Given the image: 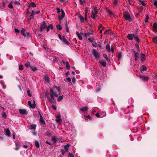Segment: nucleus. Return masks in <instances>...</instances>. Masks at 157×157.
Segmentation results:
<instances>
[{
    "label": "nucleus",
    "mask_w": 157,
    "mask_h": 157,
    "mask_svg": "<svg viewBox=\"0 0 157 157\" xmlns=\"http://www.w3.org/2000/svg\"><path fill=\"white\" fill-rule=\"evenodd\" d=\"M105 48L108 52H110V49L109 44H107L106 45Z\"/></svg>",
    "instance_id": "obj_25"
},
{
    "label": "nucleus",
    "mask_w": 157,
    "mask_h": 157,
    "mask_svg": "<svg viewBox=\"0 0 157 157\" xmlns=\"http://www.w3.org/2000/svg\"><path fill=\"white\" fill-rule=\"evenodd\" d=\"M28 104L29 105L32 109H34L36 107V104L34 100L33 101V104H32L31 102L30 101H28Z\"/></svg>",
    "instance_id": "obj_5"
},
{
    "label": "nucleus",
    "mask_w": 157,
    "mask_h": 157,
    "mask_svg": "<svg viewBox=\"0 0 157 157\" xmlns=\"http://www.w3.org/2000/svg\"><path fill=\"white\" fill-rule=\"evenodd\" d=\"M35 145L37 148H39L40 147L39 143L37 141H35Z\"/></svg>",
    "instance_id": "obj_27"
},
{
    "label": "nucleus",
    "mask_w": 157,
    "mask_h": 157,
    "mask_svg": "<svg viewBox=\"0 0 157 157\" xmlns=\"http://www.w3.org/2000/svg\"><path fill=\"white\" fill-rule=\"evenodd\" d=\"M68 155V157H74V156L72 153L69 152Z\"/></svg>",
    "instance_id": "obj_58"
},
{
    "label": "nucleus",
    "mask_w": 157,
    "mask_h": 157,
    "mask_svg": "<svg viewBox=\"0 0 157 157\" xmlns=\"http://www.w3.org/2000/svg\"><path fill=\"white\" fill-rule=\"evenodd\" d=\"M135 34H129L127 36V38L130 40H132L134 37Z\"/></svg>",
    "instance_id": "obj_10"
},
{
    "label": "nucleus",
    "mask_w": 157,
    "mask_h": 157,
    "mask_svg": "<svg viewBox=\"0 0 157 157\" xmlns=\"http://www.w3.org/2000/svg\"><path fill=\"white\" fill-rule=\"evenodd\" d=\"M38 112L39 113L40 116V122L41 124H44V125L45 124V122L42 116L40 114V113L39 111Z\"/></svg>",
    "instance_id": "obj_8"
},
{
    "label": "nucleus",
    "mask_w": 157,
    "mask_h": 157,
    "mask_svg": "<svg viewBox=\"0 0 157 157\" xmlns=\"http://www.w3.org/2000/svg\"><path fill=\"white\" fill-rule=\"evenodd\" d=\"M76 34L78 36V38L80 40H82V36L79 34V33L78 32H76Z\"/></svg>",
    "instance_id": "obj_26"
},
{
    "label": "nucleus",
    "mask_w": 157,
    "mask_h": 157,
    "mask_svg": "<svg viewBox=\"0 0 157 157\" xmlns=\"http://www.w3.org/2000/svg\"><path fill=\"white\" fill-rule=\"evenodd\" d=\"M84 34L85 36L86 37L87 36H89L90 34H93V33H85Z\"/></svg>",
    "instance_id": "obj_42"
},
{
    "label": "nucleus",
    "mask_w": 157,
    "mask_h": 157,
    "mask_svg": "<svg viewBox=\"0 0 157 157\" xmlns=\"http://www.w3.org/2000/svg\"><path fill=\"white\" fill-rule=\"evenodd\" d=\"M50 96L51 97V99H52L53 100L55 101V99L54 97V95H53V94H49Z\"/></svg>",
    "instance_id": "obj_50"
},
{
    "label": "nucleus",
    "mask_w": 157,
    "mask_h": 157,
    "mask_svg": "<svg viewBox=\"0 0 157 157\" xmlns=\"http://www.w3.org/2000/svg\"><path fill=\"white\" fill-rule=\"evenodd\" d=\"M93 55L96 60H98L100 58V53L96 51L95 49H93L92 51Z\"/></svg>",
    "instance_id": "obj_1"
},
{
    "label": "nucleus",
    "mask_w": 157,
    "mask_h": 157,
    "mask_svg": "<svg viewBox=\"0 0 157 157\" xmlns=\"http://www.w3.org/2000/svg\"><path fill=\"white\" fill-rule=\"evenodd\" d=\"M18 111L20 114H22L26 115L28 113L26 110L25 109H19Z\"/></svg>",
    "instance_id": "obj_7"
},
{
    "label": "nucleus",
    "mask_w": 157,
    "mask_h": 157,
    "mask_svg": "<svg viewBox=\"0 0 157 157\" xmlns=\"http://www.w3.org/2000/svg\"><path fill=\"white\" fill-rule=\"evenodd\" d=\"M14 3L15 4H17L18 5H21L20 3L19 2L17 1H15L14 2Z\"/></svg>",
    "instance_id": "obj_63"
},
{
    "label": "nucleus",
    "mask_w": 157,
    "mask_h": 157,
    "mask_svg": "<svg viewBox=\"0 0 157 157\" xmlns=\"http://www.w3.org/2000/svg\"><path fill=\"white\" fill-rule=\"evenodd\" d=\"M140 69L141 71H146L147 70V68L146 66L143 65L140 67Z\"/></svg>",
    "instance_id": "obj_17"
},
{
    "label": "nucleus",
    "mask_w": 157,
    "mask_h": 157,
    "mask_svg": "<svg viewBox=\"0 0 157 157\" xmlns=\"http://www.w3.org/2000/svg\"><path fill=\"white\" fill-rule=\"evenodd\" d=\"M32 12L33 13H34V15L36 14H38L40 12V11H34V10H33L32 11Z\"/></svg>",
    "instance_id": "obj_51"
},
{
    "label": "nucleus",
    "mask_w": 157,
    "mask_h": 157,
    "mask_svg": "<svg viewBox=\"0 0 157 157\" xmlns=\"http://www.w3.org/2000/svg\"><path fill=\"white\" fill-rule=\"evenodd\" d=\"M44 79L47 82H49L50 81L49 78L47 75H45L44 76Z\"/></svg>",
    "instance_id": "obj_16"
},
{
    "label": "nucleus",
    "mask_w": 157,
    "mask_h": 157,
    "mask_svg": "<svg viewBox=\"0 0 157 157\" xmlns=\"http://www.w3.org/2000/svg\"><path fill=\"white\" fill-rule=\"evenodd\" d=\"M8 7L10 9H13V6L12 5V2H11L9 4Z\"/></svg>",
    "instance_id": "obj_47"
},
{
    "label": "nucleus",
    "mask_w": 157,
    "mask_h": 157,
    "mask_svg": "<svg viewBox=\"0 0 157 157\" xmlns=\"http://www.w3.org/2000/svg\"><path fill=\"white\" fill-rule=\"evenodd\" d=\"M103 56L107 62L109 63L110 62V60L108 58L106 54H104L103 55Z\"/></svg>",
    "instance_id": "obj_13"
},
{
    "label": "nucleus",
    "mask_w": 157,
    "mask_h": 157,
    "mask_svg": "<svg viewBox=\"0 0 157 157\" xmlns=\"http://www.w3.org/2000/svg\"><path fill=\"white\" fill-rule=\"evenodd\" d=\"M2 116L3 117L6 118V117L7 116L6 113L4 112L2 113Z\"/></svg>",
    "instance_id": "obj_56"
},
{
    "label": "nucleus",
    "mask_w": 157,
    "mask_h": 157,
    "mask_svg": "<svg viewBox=\"0 0 157 157\" xmlns=\"http://www.w3.org/2000/svg\"><path fill=\"white\" fill-rule=\"evenodd\" d=\"M134 56L135 60L136 61L139 58V53L137 52V53H136V54H134Z\"/></svg>",
    "instance_id": "obj_23"
},
{
    "label": "nucleus",
    "mask_w": 157,
    "mask_h": 157,
    "mask_svg": "<svg viewBox=\"0 0 157 157\" xmlns=\"http://www.w3.org/2000/svg\"><path fill=\"white\" fill-rule=\"evenodd\" d=\"M25 29L22 28L21 30V34L24 36H26V35L25 33Z\"/></svg>",
    "instance_id": "obj_20"
},
{
    "label": "nucleus",
    "mask_w": 157,
    "mask_h": 157,
    "mask_svg": "<svg viewBox=\"0 0 157 157\" xmlns=\"http://www.w3.org/2000/svg\"><path fill=\"white\" fill-rule=\"evenodd\" d=\"M54 89L53 88L51 89L50 90L51 93H50V94H53L54 93H55V91L54 90V89Z\"/></svg>",
    "instance_id": "obj_49"
},
{
    "label": "nucleus",
    "mask_w": 157,
    "mask_h": 157,
    "mask_svg": "<svg viewBox=\"0 0 157 157\" xmlns=\"http://www.w3.org/2000/svg\"><path fill=\"white\" fill-rule=\"evenodd\" d=\"M47 99L48 100L49 102L51 103H54V101L52 99H51V98L49 97H48Z\"/></svg>",
    "instance_id": "obj_33"
},
{
    "label": "nucleus",
    "mask_w": 157,
    "mask_h": 157,
    "mask_svg": "<svg viewBox=\"0 0 157 157\" xmlns=\"http://www.w3.org/2000/svg\"><path fill=\"white\" fill-rule=\"evenodd\" d=\"M49 94V92L48 91H46L45 93V96L47 97V98H48V97H49L48 95Z\"/></svg>",
    "instance_id": "obj_61"
},
{
    "label": "nucleus",
    "mask_w": 157,
    "mask_h": 157,
    "mask_svg": "<svg viewBox=\"0 0 157 157\" xmlns=\"http://www.w3.org/2000/svg\"><path fill=\"white\" fill-rule=\"evenodd\" d=\"M5 132L6 135H7L8 137H10V136L11 133L9 128H7Z\"/></svg>",
    "instance_id": "obj_15"
},
{
    "label": "nucleus",
    "mask_w": 157,
    "mask_h": 157,
    "mask_svg": "<svg viewBox=\"0 0 157 157\" xmlns=\"http://www.w3.org/2000/svg\"><path fill=\"white\" fill-rule=\"evenodd\" d=\"M30 68L33 71H35L37 70V68L35 67L31 66Z\"/></svg>",
    "instance_id": "obj_31"
},
{
    "label": "nucleus",
    "mask_w": 157,
    "mask_h": 157,
    "mask_svg": "<svg viewBox=\"0 0 157 157\" xmlns=\"http://www.w3.org/2000/svg\"><path fill=\"white\" fill-rule=\"evenodd\" d=\"M52 140L54 143L56 142V138L55 136H53L52 138Z\"/></svg>",
    "instance_id": "obj_40"
},
{
    "label": "nucleus",
    "mask_w": 157,
    "mask_h": 157,
    "mask_svg": "<svg viewBox=\"0 0 157 157\" xmlns=\"http://www.w3.org/2000/svg\"><path fill=\"white\" fill-rule=\"evenodd\" d=\"M134 38L135 39V41L137 42L136 43H139L140 42V40L139 38L137 36H135V35Z\"/></svg>",
    "instance_id": "obj_34"
},
{
    "label": "nucleus",
    "mask_w": 157,
    "mask_h": 157,
    "mask_svg": "<svg viewBox=\"0 0 157 157\" xmlns=\"http://www.w3.org/2000/svg\"><path fill=\"white\" fill-rule=\"evenodd\" d=\"M8 2V1L7 0H5L4 1H3L2 2V6L3 7H4L5 6V5H6V4L7 3V2Z\"/></svg>",
    "instance_id": "obj_35"
},
{
    "label": "nucleus",
    "mask_w": 157,
    "mask_h": 157,
    "mask_svg": "<svg viewBox=\"0 0 157 157\" xmlns=\"http://www.w3.org/2000/svg\"><path fill=\"white\" fill-rule=\"evenodd\" d=\"M29 4H30V6H31V7H35L36 6V4L33 2H32Z\"/></svg>",
    "instance_id": "obj_28"
},
{
    "label": "nucleus",
    "mask_w": 157,
    "mask_h": 157,
    "mask_svg": "<svg viewBox=\"0 0 157 157\" xmlns=\"http://www.w3.org/2000/svg\"><path fill=\"white\" fill-rule=\"evenodd\" d=\"M27 94L30 97L32 96V94L30 93V91L29 89H27Z\"/></svg>",
    "instance_id": "obj_43"
},
{
    "label": "nucleus",
    "mask_w": 157,
    "mask_h": 157,
    "mask_svg": "<svg viewBox=\"0 0 157 157\" xmlns=\"http://www.w3.org/2000/svg\"><path fill=\"white\" fill-rule=\"evenodd\" d=\"M78 16L80 19V21L82 22H84V18L80 14L78 15Z\"/></svg>",
    "instance_id": "obj_22"
},
{
    "label": "nucleus",
    "mask_w": 157,
    "mask_h": 157,
    "mask_svg": "<svg viewBox=\"0 0 157 157\" xmlns=\"http://www.w3.org/2000/svg\"><path fill=\"white\" fill-rule=\"evenodd\" d=\"M63 95H62V96H59L58 97V98L57 99V101H60L62 100H63Z\"/></svg>",
    "instance_id": "obj_36"
},
{
    "label": "nucleus",
    "mask_w": 157,
    "mask_h": 157,
    "mask_svg": "<svg viewBox=\"0 0 157 157\" xmlns=\"http://www.w3.org/2000/svg\"><path fill=\"white\" fill-rule=\"evenodd\" d=\"M56 28L57 29L59 30H61L62 29V27L59 25H56Z\"/></svg>",
    "instance_id": "obj_39"
},
{
    "label": "nucleus",
    "mask_w": 157,
    "mask_h": 157,
    "mask_svg": "<svg viewBox=\"0 0 157 157\" xmlns=\"http://www.w3.org/2000/svg\"><path fill=\"white\" fill-rule=\"evenodd\" d=\"M139 43H136V44H135V47L137 48L138 51H140V50L139 46Z\"/></svg>",
    "instance_id": "obj_41"
},
{
    "label": "nucleus",
    "mask_w": 157,
    "mask_h": 157,
    "mask_svg": "<svg viewBox=\"0 0 157 157\" xmlns=\"http://www.w3.org/2000/svg\"><path fill=\"white\" fill-rule=\"evenodd\" d=\"M47 27L49 29H53V26L52 25V24H50L49 25H48Z\"/></svg>",
    "instance_id": "obj_52"
},
{
    "label": "nucleus",
    "mask_w": 157,
    "mask_h": 157,
    "mask_svg": "<svg viewBox=\"0 0 157 157\" xmlns=\"http://www.w3.org/2000/svg\"><path fill=\"white\" fill-rule=\"evenodd\" d=\"M45 135L46 136L49 137L52 136V133L50 130H48L45 132Z\"/></svg>",
    "instance_id": "obj_18"
},
{
    "label": "nucleus",
    "mask_w": 157,
    "mask_h": 157,
    "mask_svg": "<svg viewBox=\"0 0 157 157\" xmlns=\"http://www.w3.org/2000/svg\"><path fill=\"white\" fill-rule=\"evenodd\" d=\"M117 57L118 60H120L121 57V53H120L118 54Z\"/></svg>",
    "instance_id": "obj_53"
},
{
    "label": "nucleus",
    "mask_w": 157,
    "mask_h": 157,
    "mask_svg": "<svg viewBox=\"0 0 157 157\" xmlns=\"http://www.w3.org/2000/svg\"><path fill=\"white\" fill-rule=\"evenodd\" d=\"M94 43L92 44V45L94 47H98V44H97L95 41L94 42Z\"/></svg>",
    "instance_id": "obj_44"
},
{
    "label": "nucleus",
    "mask_w": 157,
    "mask_h": 157,
    "mask_svg": "<svg viewBox=\"0 0 157 157\" xmlns=\"http://www.w3.org/2000/svg\"><path fill=\"white\" fill-rule=\"evenodd\" d=\"M63 41V43L66 44L67 45H69V43L68 41H67L66 38H65L64 36H63L62 37V40Z\"/></svg>",
    "instance_id": "obj_12"
},
{
    "label": "nucleus",
    "mask_w": 157,
    "mask_h": 157,
    "mask_svg": "<svg viewBox=\"0 0 157 157\" xmlns=\"http://www.w3.org/2000/svg\"><path fill=\"white\" fill-rule=\"evenodd\" d=\"M36 127V124H32L30 126L29 129H33V130H35Z\"/></svg>",
    "instance_id": "obj_19"
},
{
    "label": "nucleus",
    "mask_w": 157,
    "mask_h": 157,
    "mask_svg": "<svg viewBox=\"0 0 157 157\" xmlns=\"http://www.w3.org/2000/svg\"><path fill=\"white\" fill-rule=\"evenodd\" d=\"M140 58H141V60L142 62H144L146 60V57L145 54L141 53L140 55Z\"/></svg>",
    "instance_id": "obj_6"
},
{
    "label": "nucleus",
    "mask_w": 157,
    "mask_h": 157,
    "mask_svg": "<svg viewBox=\"0 0 157 157\" xmlns=\"http://www.w3.org/2000/svg\"><path fill=\"white\" fill-rule=\"evenodd\" d=\"M25 67H31V65H30V63L29 62H28L27 63H26L25 64Z\"/></svg>",
    "instance_id": "obj_32"
},
{
    "label": "nucleus",
    "mask_w": 157,
    "mask_h": 157,
    "mask_svg": "<svg viewBox=\"0 0 157 157\" xmlns=\"http://www.w3.org/2000/svg\"><path fill=\"white\" fill-rule=\"evenodd\" d=\"M47 24L46 23V22L45 21H43L42 23L41 24V25L40 26V31L41 32L43 31V29H46L47 28Z\"/></svg>",
    "instance_id": "obj_4"
},
{
    "label": "nucleus",
    "mask_w": 157,
    "mask_h": 157,
    "mask_svg": "<svg viewBox=\"0 0 157 157\" xmlns=\"http://www.w3.org/2000/svg\"><path fill=\"white\" fill-rule=\"evenodd\" d=\"M104 34H109L110 35L112 34H113V32L110 29H108V30H106L104 33Z\"/></svg>",
    "instance_id": "obj_11"
},
{
    "label": "nucleus",
    "mask_w": 157,
    "mask_h": 157,
    "mask_svg": "<svg viewBox=\"0 0 157 157\" xmlns=\"http://www.w3.org/2000/svg\"><path fill=\"white\" fill-rule=\"evenodd\" d=\"M64 148L66 152H68L69 149L68 147H66L65 146H64Z\"/></svg>",
    "instance_id": "obj_60"
},
{
    "label": "nucleus",
    "mask_w": 157,
    "mask_h": 157,
    "mask_svg": "<svg viewBox=\"0 0 157 157\" xmlns=\"http://www.w3.org/2000/svg\"><path fill=\"white\" fill-rule=\"evenodd\" d=\"M66 67L67 69L69 70L70 68V66L69 63L68 62H65Z\"/></svg>",
    "instance_id": "obj_29"
},
{
    "label": "nucleus",
    "mask_w": 157,
    "mask_h": 157,
    "mask_svg": "<svg viewBox=\"0 0 157 157\" xmlns=\"http://www.w3.org/2000/svg\"><path fill=\"white\" fill-rule=\"evenodd\" d=\"M107 12L110 15H112L113 14V13L109 9L107 10Z\"/></svg>",
    "instance_id": "obj_46"
},
{
    "label": "nucleus",
    "mask_w": 157,
    "mask_h": 157,
    "mask_svg": "<svg viewBox=\"0 0 157 157\" xmlns=\"http://www.w3.org/2000/svg\"><path fill=\"white\" fill-rule=\"evenodd\" d=\"M19 70H23V65H22V64H20L19 66Z\"/></svg>",
    "instance_id": "obj_48"
},
{
    "label": "nucleus",
    "mask_w": 157,
    "mask_h": 157,
    "mask_svg": "<svg viewBox=\"0 0 157 157\" xmlns=\"http://www.w3.org/2000/svg\"><path fill=\"white\" fill-rule=\"evenodd\" d=\"M61 11L62 13L61 16L60 15L59 16V21H61V18H63L65 15L64 12L62 9H61Z\"/></svg>",
    "instance_id": "obj_9"
},
{
    "label": "nucleus",
    "mask_w": 157,
    "mask_h": 157,
    "mask_svg": "<svg viewBox=\"0 0 157 157\" xmlns=\"http://www.w3.org/2000/svg\"><path fill=\"white\" fill-rule=\"evenodd\" d=\"M67 80L68 81V82L70 83H71V78L69 77H67Z\"/></svg>",
    "instance_id": "obj_59"
},
{
    "label": "nucleus",
    "mask_w": 157,
    "mask_h": 157,
    "mask_svg": "<svg viewBox=\"0 0 157 157\" xmlns=\"http://www.w3.org/2000/svg\"><path fill=\"white\" fill-rule=\"evenodd\" d=\"M76 82V78L75 77H73L72 78V82L73 84H75Z\"/></svg>",
    "instance_id": "obj_54"
},
{
    "label": "nucleus",
    "mask_w": 157,
    "mask_h": 157,
    "mask_svg": "<svg viewBox=\"0 0 157 157\" xmlns=\"http://www.w3.org/2000/svg\"><path fill=\"white\" fill-rule=\"evenodd\" d=\"M53 88L55 89H56L60 93V89L59 87L54 86H53Z\"/></svg>",
    "instance_id": "obj_37"
},
{
    "label": "nucleus",
    "mask_w": 157,
    "mask_h": 157,
    "mask_svg": "<svg viewBox=\"0 0 157 157\" xmlns=\"http://www.w3.org/2000/svg\"><path fill=\"white\" fill-rule=\"evenodd\" d=\"M101 64V65L103 67H105L106 65V63L105 62H102L101 61H100L99 62Z\"/></svg>",
    "instance_id": "obj_24"
},
{
    "label": "nucleus",
    "mask_w": 157,
    "mask_h": 157,
    "mask_svg": "<svg viewBox=\"0 0 157 157\" xmlns=\"http://www.w3.org/2000/svg\"><path fill=\"white\" fill-rule=\"evenodd\" d=\"M152 41L155 44H157V36L152 38Z\"/></svg>",
    "instance_id": "obj_30"
},
{
    "label": "nucleus",
    "mask_w": 157,
    "mask_h": 157,
    "mask_svg": "<svg viewBox=\"0 0 157 157\" xmlns=\"http://www.w3.org/2000/svg\"><path fill=\"white\" fill-rule=\"evenodd\" d=\"M91 17L93 19H95V18L96 16L95 15V14L93 13V11H92L91 12Z\"/></svg>",
    "instance_id": "obj_38"
},
{
    "label": "nucleus",
    "mask_w": 157,
    "mask_h": 157,
    "mask_svg": "<svg viewBox=\"0 0 157 157\" xmlns=\"http://www.w3.org/2000/svg\"><path fill=\"white\" fill-rule=\"evenodd\" d=\"M123 15L125 20L130 21L132 20L130 14L128 11L124 12Z\"/></svg>",
    "instance_id": "obj_2"
},
{
    "label": "nucleus",
    "mask_w": 157,
    "mask_h": 157,
    "mask_svg": "<svg viewBox=\"0 0 157 157\" xmlns=\"http://www.w3.org/2000/svg\"><path fill=\"white\" fill-rule=\"evenodd\" d=\"M114 47L113 46H111V48L110 49V51L111 50V52H112V53H113L114 52Z\"/></svg>",
    "instance_id": "obj_62"
},
{
    "label": "nucleus",
    "mask_w": 157,
    "mask_h": 157,
    "mask_svg": "<svg viewBox=\"0 0 157 157\" xmlns=\"http://www.w3.org/2000/svg\"><path fill=\"white\" fill-rule=\"evenodd\" d=\"M153 31L155 32L157 30V23L156 22H155L153 26Z\"/></svg>",
    "instance_id": "obj_14"
},
{
    "label": "nucleus",
    "mask_w": 157,
    "mask_h": 157,
    "mask_svg": "<svg viewBox=\"0 0 157 157\" xmlns=\"http://www.w3.org/2000/svg\"><path fill=\"white\" fill-rule=\"evenodd\" d=\"M149 19V17L148 15H147L146 16V18L144 20V21L145 22H148V20Z\"/></svg>",
    "instance_id": "obj_55"
},
{
    "label": "nucleus",
    "mask_w": 157,
    "mask_h": 157,
    "mask_svg": "<svg viewBox=\"0 0 157 157\" xmlns=\"http://www.w3.org/2000/svg\"><path fill=\"white\" fill-rule=\"evenodd\" d=\"M88 109V108L87 107L85 106L83 108H80V110L81 111L83 112L87 110Z\"/></svg>",
    "instance_id": "obj_21"
},
{
    "label": "nucleus",
    "mask_w": 157,
    "mask_h": 157,
    "mask_svg": "<svg viewBox=\"0 0 157 157\" xmlns=\"http://www.w3.org/2000/svg\"><path fill=\"white\" fill-rule=\"evenodd\" d=\"M34 13H33L31 12V15L30 16V18H31V19H32L34 17Z\"/></svg>",
    "instance_id": "obj_57"
},
{
    "label": "nucleus",
    "mask_w": 157,
    "mask_h": 157,
    "mask_svg": "<svg viewBox=\"0 0 157 157\" xmlns=\"http://www.w3.org/2000/svg\"><path fill=\"white\" fill-rule=\"evenodd\" d=\"M154 5L156 6V8H157V0H155L154 2Z\"/></svg>",
    "instance_id": "obj_64"
},
{
    "label": "nucleus",
    "mask_w": 157,
    "mask_h": 157,
    "mask_svg": "<svg viewBox=\"0 0 157 157\" xmlns=\"http://www.w3.org/2000/svg\"><path fill=\"white\" fill-rule=\"evenodd\" d=\"M139 2L143 6H146V4L143 1H142L141 0H139Z\"/></svg>",
    "instance_id": "obj_45"
},
{
    "label": "nucleus",
    "mask_w": 157,
    "mask_h": 157,
    "mask_svg": "<svg viewBox=\"0 0 157 157\" xmlns=\"http://www.w3.org/2000/svg\"><path fill=\"white\" fill-rule=\"evenodd\" d=\"M138 77L142 79L144 82H147L149 79V78L148 77L144 75H139Z\"/></svg>",
    "instance_id": "obj_3"
}]
</instances>
